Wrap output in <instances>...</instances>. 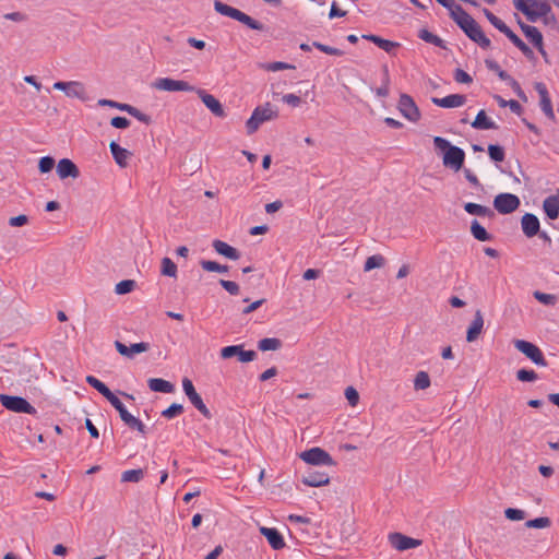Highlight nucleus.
Segmentation results:
<instances>
[{
	"instance_id": "obj_1",
	"label": "nucleus",
	"mask_w": 559,
	"mask_h": 559,
	"mask_svg": "<svg viewBox=\"0 0 559 559\" xmlns=\"http://www.w3.org/2000/svg\"><path fill=\"white\" fill-rule=\"evenodd\" d=\"M513 4L531 22L543 19L545 24L556 23L551 7L546 0H513Z\"/></svg>"
},
{
	"instance_id": "obj_2",
	"label": "nucleus",
	"mask_w": 559,
	"mask_h": 559,
	"mask_svg": "<svg viewBox=\"0 0 559 559\" xmlns=\"http://www.w3.org/2000/svg\"><path fill=\"white\" fill-rule=\"evenodd\" d=\"M433 145L436 151L442 153V163L447 168L453 171H459L465 160V152L455 145H452L447 139L442 136L433 138Z\"/></svg>"
},
{
	"instance_id": "obj_3",
	"label": "nucleus",
	"mask_w": 559,
	"mask_h": 559,
	"mask_svg": "<svg viewBox=\"0 0 559 559\" xmlns=\"http://www.w3.org/2000/svg\"><path fill=\"white\" fill-rule=\"evenodd\" d=\"M457 12L453 20L462 31L481 48H489L491 44L490 39L484 34L479 24L463 9L457 10Z\"/></svg>"
},
{
	"instance_id": "obj_4",
	"label": "nucleus",
	"mask_w": 559,
	"mask_h": 559,
	"mask_svg": "<svg viewBox=\"0 0 559 559\" xmlns=\"http://www.w3.org/2000/svg\"><path fill=\"white\" fill-rule=\"evenodd\" d=\"M214 9L219 14L228 16L230 19H234L251 29L262 31L264 28L263 24L260 23L259 21L252 19L251 16L243 13L242 11H240L236 8H233L228 4H225L218 0L214 1Z\"/></svg>"
},
{
	"instance_id": "obj_5",
	"label": "nucleus",
	"mask_w": 559,
	"mask_h": 559,
	"mask_svg": "<svg viewBox=\"0 0 559 559\" xmlns=\"http://www.w3.org/2000/svg\"><path fill=\"white\" fill-rule=\"evenodd\" d=\"M275 118H277V111L273 110L269 103L262 107H257L246 122L248 134L254 133L263 122Z\"/></svg>"
},
{
	"instance_id": "obj_6",
	"label": "nucleus",
	"mask_w": 559,
	"mask_h": 559,
	"mask_svg": "<svg viewBox=\"0 0 559 559\" xmlns=\"http://www.w3.org/2000/svg\"><path fill=\"white\" fill-rule=\"evenodd\" d=\"M299 456L304 462L310 465L334 466L336 464L325 450L318 447L301 452Z\"/></svg>"
},
{
	"instance_id": "obj_7",
	"label": "nucleus",
	"mask_w": 559,
	"mask_h": 559,
	"mask_svg": "<svg viewBox=\"0 0 559 559\" xmlns=\"http://www.w3.org/2000/svg\"><path fill=\"white\" fill-rule=\"evenodd\" d=\"M0 403L3 407L14 413L36 414V408L21 396L0 394Z\"/></svg>"
},
{
	"instance_id": "obj_8",
	"label": "nucleus",
	"mask_w": 559,
	"mask_h": 559,
	"mask_svg": "<svg viewBox=\"0 0 559 559\" xmlns=\"http://www.w3.org/2000/svg\"><path fill=\"white\" fill-rule=\"evenodd\" d=\"M514 347L524 354L528 359H531L535 365L546 367L547 361L544 357L543 352L535 344L524 341V340H515Z\"/></svg>"
},
{
	"instance_id": "obj_9",
	"label": "nucleus",
	"mask_w": 559,
	"mask_h": 559,
	"mask_svg": "<svg viewBox=\"0 0 559 559\" xmlns=\"http://www.w3.org/2000/svg\"><path fill=\"white\" fill-rule=\"evenodd\" d=\"M53 88L64 92L66 95L71 98H78L82 102L88 99L86 87L80 81H58L53 84Z\"/></svg>"
},
{
	"instance_id": "obj_10",
	"label": "nucleus",
	"mask_w": 559,
	"mask_h": 559,
	"mask_svg": "<svg viewBox=\"0 0 559 559\" xmlns=\"http://www.w3.org/2000/svg\"><path fill=\"white\" fill-rule=\"evenodd\" d=\"M153 87L166 92H194L195 87L190 83L170 78H160L154 81Z\"/></svg>"
},
{
	"instance_id": "obj_11",
	"label": "nucleus",
	"mask_w": 559,
	"mask_h": 559,
	"mask_svg": "<svg viewBox=\"0 0 559 559\" xmlns=\"http://www.w3.org/2000/svg\"><path fill=\"white\" fill-rule=\"evenodd\" d=\"M108 402L118 411L121 420L129 426L132 429H136L141 433H144V425L143 423L135 418L133 415H131L127 408L124 407L123 403L116 396L110 397Z\"/></svg>"
},
{
	"instance_id": "obj_12",
	"label": "nucleus",
	"mask_w": 559,
	"mask_h": 559,
	"mask_svg": "<svg viewBox=\"0 0 559 559\" xmlns=\"http://www.w3.org/2000/svg\"><path fill=\"white\" fill-rule=\"evenodd\" d=\"M397 107L401 115L408 121L417 122L420 119V111L409 95L402 94L400 96Z\"/></svg>"
},
{
	"instance_id": "obj_13",
	"label": "nucleus",
	"mask_w": 559,
	"mask_h": 559,
	"mask_svg": "<svg viewBox=\"0 0 559 559\" xmlns=\"http://www.w3.org/2000/svg\"><path fill=\"white\" fill-rule=\"evenodd\" d=\"M520 199L512 193H500L493 200V206L500 214H510L520 206Z\"/></svg>"
},
{
	"instance_id": "obj_14",
	"label": "nucleus",
	"mask_w": 559,
	"mask_h": 559,
	"mask_svg": "<svg viewBox=\"0 0 559 559\" xmlns=\"http://www.w3.org/2000/svg\"><path fill=\"white\" fill-rule=\"evenodd\" d=\"M237 356L241 362H249L255 359L257 354L253 350H245L242 345H230L221 349V357L229 359Z\"/></svg>"
},
{
	"instance_id": "obj_15",
	"label": "nucleus",
	"mask_w": 559,
	"mask_h": 559,
	"mask_svg": "<svg viewBox=\"0 0 559 559\" xmlns=\"http://www.w3.org/2000/svg\"><path fill=\"white\" fill-rule=\"evenodd\" d=\"M389 542L394 549L400 551L416 548L421 544L419 539L408 537L401 533H391L389 535Z\"/></svg>"
},
{
	"instance_id": "obj_16",
	"label": "nucleus",
	"mask_w": 559,
	"mask_h": 559,
	"mask_svg": "<svg viewBox=\"0 0 559 559\" xmlns=\"http://www.w3.org/2000/svg\"><path fill=\"white\" fill-rule=\"evenodd\" d=\"M198 96L201 98L206 108L216 117H224L225 111L221 104V102L215 98L213 95L206 93L204 90L195 88L194 91Z\"/></svg>"
},
{
	"instance_id": "obj_17",
	"label": "nucleus",
	"mask_w": 559,
	"mask_h": 559,
	"mask_svg": "<svg viewBox=\"0 0 559 559\" xmlns=\"http://www.w3.org/2000/svg\"><path fill=\"white\" fill-rule=\"evenodd\" d=\"M115 347L120 355L126 356L128 358H133L134 355H136V354L147 352L150 349V344L145 343V342H141V343H134V344H131L130 346H127L126 344H123L119 341H116Z\"/></svg>"
},
{
	"instance_id": "obj_18",
	"label": "nucleus",
	"mask_w": 559,
	"mask_h": 559,
	"mask_svg": "<svg viewBox=\"0 0 559 559\" xmlns=\"http://www.w3.org/2000/svg\"><path fill=\"white\" fill-rule=\"evenodd\" d=\"M57 175L62 180L66 178L76 179L80 176V170L71 159L62 158L57 164Z\"/></svg>"
},
{
	"instance_id": "obj_19",
	"label": "nucleus",
	"mask_w": 559,
	"mask_h": 559,
	"mask_svg": "<svg viewBox=\"0 0 559 559\" xmlns=\"http://www.w3.org/2000/svg\"><path fill=\"white\" fill-rule=\"evenodd\" d=\"M520 26L526 38L538 49L539 52L545 55L543 47V35L538 28L524 23H520Z\"/></svg>"
},
{
	"instance_id": "obj_20",
	"label": "nucleus",
	"mask_w": 559,
	"mask_h": 559,
	"mask_svg": "<svg viewBox=\"0 0 559 559\" xmlns=\"http://www.w3.org/2000/svg\"><path fill=\"white\" fill-rule=\"evenodd\" d=\"M521 226L524 235L528 238H532L539 233V219L534 214H524L521 219Z\"/></svg>"
},
{
	"instance_id": "obj_21",
	"label": "nucleus",
	"mask_w": 559,
	"mask_h": 559,
	"mask_svg": "<svg viewBox=\"0 0 559 559\" xmlns=\"http://www.w3.org/2000/svg\"><path fill=\"white\" fill-rule=\"evenodd\" d=\"M432 103L442 108H457L466 103V96L462 94H451L442 98H432Z\"/></svg>"
},
{
	"instance_id": "obj_22",
	"label": "nucleus",
	"mask_w": 559,
	"mask_h": 559,
	"mask_svg": "<svg viewBox=\"0 0 559 559\" xmlns=\"http://www.w3.org/2000/svg\"><path fill=\"white\" fill-rule=\"evenodd\" d=\"M535 90L537 91L539 97H540V108L544 111V114L549 117L550 119L555 118V114L552 110V105L550 97L548 95V91L546 88V85L544 83H536Z\"/></svg>"
},
{
	"instance_id": "obj_23",
	"label": "nucleus",
	"mask_w": 559,
	"mask_h": 559,
	"mask_svg": "<svg viewBox=\"0 0 559 559\" xmlns=\"http://www.w3.org/2000/svg\"><path fill=\"white\" fill-rule=\"evenodd\" d=\"M484 328V318L480 310L475 312L474 319L466 332V341L472 343L478 338Z\"/></svg>"
},
{
	"instance_id": "obj_24",
	"label": "nucleus",
	"mask_w": 559,
	"mask_h": 559,
	"mask_svg": "<svg viewBox=\"0 0 559 559\" xmlns=\"http://www.w3.org/2000/svg\"><path fill=\"white\" fill-rule=\"evenodd\" d=\"M260 533L267 539L270 546L280 550L285 547V542L281 533L276 528L261 527Z\"/></svg>"
},
{
	"instance_id": "obj_25",
	"label": "nucleus",
	"mask_w": 559,
	"mask_h": 559,
	"mask_svg": "<svg viewBox=\"0 0 559 559\" xmlns=\"http://www.w3.org/2000/svg\"><path fill=\"white\" fill-rule=\"evenodd\" d=\"M302 483L309 487H321L330 483V477L326 473L312 471L302 477Z\"/></svg>"
},
{
	"instance_id": "obj_26",
	"label": "nucleus",
	"mask_w": 559,
	"mask_h": 559,
	"mask_svg": "<svg viewBox=\"0 0 559 559\" xmlns=\"http://www.w3.org/2000/svg\"><path fill=\"white\" fill-rule=\"evenodd\" d=\"M109 148L115 162L122 168L127 167L132 155L131 152L121 147L114 141L109 144Z\"/></svg>"
},
{
	"instance_id": "obj_27",
	"label": "nucleus",
	"mask_w": 559,
	"mask_h": 559,
	"mask_svg": "<svg viewBox=\"0 0 559 559\" xmlns=\"http://www.w3.org/2000/svg\"><path fill=\"white\" fill-rule=\"evenodd\" d=\"M212 246L218 254L224 255L230 260H238L240 257L238 250L225 241L214 240Z\"/></svg>"
},
{
	"instance_id": "obj_28",
	"label": "nucleus",
	"mask_w": 559,
	"mask_h": 559,
	"mask_svg": "<svg viewBox=\"0 0 559 559\" xmlns=\"http://www.w3.org/2000/svg\"><path fill=\"white\" fill-rule=\"evenodd\" d=\"M472 127L477 130H496L498 129L497 123L487 117L485 110H480L475 120L472 122Z\"/></svg>"
},
{
	"instance_id": "obj_29",
	"label": "nucleus",
	"mask_w": 559,
	"mask_h": 559,
	"mask_svg": "<svg viewBox=\"0 0 559 559\" xmlns=\"http://www.w3.org/2000/svg\"><path fill=\"white\" fill-rule=\"evenodd\" d=\"M147 384L150 390L153 392L173 393L175 390L173 383L160 378H151L148 379Z\"/></svg>"
},
{
	"instance_id": "obj_30",
	"label": "nucleus",
	"mask_w": 559,
	"mask_h": 559,
	"mask_svg": "<svg viewBox=\"0 0 559 559\" xmlns=\"http://www.w3.org/2000/svg\"><path fill=\"white\" fill-rule=\"evenodd\" d=\"M543 209L548 218L556 219L559 216V198L550 195L543 202Z\"/></svg>"
},
{
	"instance_id": "obj_31",
	"label": "nucleus",
	"mask_w": 559,
	"mask_h": 559,
	"mask_svg": "<svg viewBox=\"0 0 559 559\" xmlns=\"http://www.w3.org/2000/svg\"><path fill=\"white\" fill-rule=\"evenodd\" d=\"M362 38L372 41L374 45H377L379 48L383 49L384 51L391 53L394 48L399 46L397 43L381 38L377 35H362Z\"/></svg>"
},
{
	"instance_id": "obj_32",
	"label": "nucleus",
	"mask_w": 559,
	"mask_h": 559,
	"mask_svg": "<svg viewBox=\"0 0 559 559\" xmlns=\"http://www.w3.org/2000/svg\"><path fill=\"white\" fill-rule=\"evenodd\" d=\"M86 382L93 386L95 390H97L103 396H105L107 400L110 397H114V393L106 386L105 383H103L100 380L95 378L94 376H87Z\"/></svg>"
},
{
	"instance_id": "obj_33",
	"label": "nucleus",
	"mask_w": 559,
	"mask_h": 559,
	"mask_svg": "<svg viewBox=\"0 0 559 559\" xmlns=\"http://www.w3.org/2000/svg\"><path fill=\"white\" fill-rule=\"evenodd\" d=\"M190 403L206 418H211L212 414L210 409L206 407V405L203 403L202 397L198 392L190 395L189 397Z\"/></svg>"
},
{
	"instance_id": "obj_34",
	"label": "nucleus",
	"mask_w": 559,
	"mask_h": 559,
	"mask_svg": "<svg viewBox=\"0 0 559 559\" xmlns=\"http://www.w3.org/2000/svg\"><path fill=\"white\" fill-rule=\"evenodd\" d=\"M281 346H282L281 340L275 338V337L262 338L258 343V348L262 352L277 350L281 348Z\"/></svg>"
},
{
	"instance_id": "obj_35",
	"label": "nucleus",
	"mask_w": 559,
	"mask_h": 559,
	"mask_svg": "<svg viewBox=\"0 0 559 559\" xmlns=\"http://www.w3.org/2000/svg\"><path fill=\"white\" fill-rule=\"evenodd\" d=\"M384 264H385V259L383 255L373 254V255L367 258V260L364 264V271L370 272L373 269H380V267L384 266Z\"/></svg>"
},
{
	"instance_id": "obj_36",
	"label": "nucleus",
	"mask_w": 559,
	"mask_h": 559,
	"mask_svg": "<svg viewBox=\"0 0 559 559\" xmlns=\"http://www.w3.org/2000/svg\"><path fill=\"white\" fill-rule=\"evenodd\" d=\"M464 210L471 215L487 216L491 214V210L487 206L468 202L464 205Z\"/></svg>"
},
{
	"instance_id": "obj_37",
	"label": "nucleus",
	"mask_w": 559,
	"mask_h": 559,
	"mask_svg": "<svg viewBox=\"0 0 559 559\" xmlns=\"http://www.w3.org/2000/svg\"><path fill=\"white\" fill-rule=\"evenodd\" d=\"M430 377L426 371H418L414 378V389L416 391L426 390L430 386Z\"/></svg>"
},
{
	"instance_id": "obj_38",
	"label": "nucleus",
	"mask_w": 559,
	"mask_h": 559,
	"mask_svg": "<svg viewBox=\"0 0 559 559\" xmlns=\"http://www.w3.org/2000/svg\"><path fill=\"white\" fill-rule=\"evenodd\" d=\"M471 233L474 236V238L479 241L490 240V235L487 233L485 227H483L477 221L472 222Z\"/></svg>"
},
{
	"instance_id": "obj_39",
	"label": "nucleus",
	"mask_w": 559,
	"mask_h": 559,
	"mask_svg": "<svg viewBox=\"0 0 559 559\" xmlns=\"http://www.w3.org/2000/svg\"><path fill=\"white\" fill-rule=\"evenodd\" d=\"M144 477L143 469H128L121 475V481L123 483H139Z\"/></svg>"
},
{
	"instance_id": "obj_40",
	"label": "nucleus",
	"mask_w": 559,
	"mask_h": 559,
	"mask_svg": "<svg viewBox=\"0 0 559 559\" xmlns=\"http://www.w3.org/2000/svg\"><path fill=\"white\" fill-rule=\"evenodd\" d=\"M160 273L165 276L176 277L177 265L169 258H163Z\"/></svg>"
},
{
	"instance_id": "obj_41",
	"label": "nucleus",
	"mask_w": 559,
	"mask_h": 559,
	"mask_svg": "<svg viewBox=\"0 0 559 559\" xmlns=\"http://www.w3.org/2000/svg\"><path fill=\"white\" fill-rule=\"evenodd\" d=\"M419 38L425 40L426 43L432 44V45H435L437 47H441V48L444 47L443 40L439 36L430 33L427 29H421L419 32Z\"/></svg>"
},
{
	"instance_id": "obj_42",
	"label": "nucleus",
	"mask_w": 559,
	"mask_h": 559,
	"mask_svg": "<svg viewBox=\"0 0 559 559\" xmlns=\"http://www.w3.org/2000/svg\"><path fill=\"white\" fill-rule=\"evenodd\" d=\"M135 287V282L133 280H123L116 284L115 293L117 295H126L131 293Z\"/></svg>"
},
{
	"instance_id": "obj_43",
	"label": "nucleus",
	"mask_w": 559,
	"mask_h": 559,
	"mask_svg": "<svg viewBox=\"0 0 559 559\" xmlns=\"http://www.w3.org/2000/svg\"><path fill=\"white\" fill-rule=\"evenodd\" d=\"M201 266L203 270L207 271V272H218V273H225L228 271V266L227 265H222L215 261H207V260H202L200 262Z\"/></svg>"
},
{
	"instance_id": "obj_44",
	"label": "nucleus",
	"mask_w": 559,
	"mask_h": 559,
	"mask_svg": "<svg viewBox=\"0 0 559 559\" xmlns=\"http://www.w3.org/2000/svg\"><path fill=\"white\" fill-rule=\"evenodd\" d=\"M551 525V521L547 516H540L533 520H528L525 526L528 528H547Z\"/></svg>"
},
{
	"instance_id": "obj_45",
	"label": "nucleus",
	"mask_w": 559,
	"mask_h": 559,
	"mask_svg": "<svg viewBox=\"0 0 559 559\" xmlns=\"http://www.w3.org/2000/svg\"><path fill=\"white\" fill-rule=\"evenodd\" d=\"M534 298L543 305L554 306L557 302V297L552 294L542 293L539 290L534 292Z\"/></svg>"
},
{
	"instance_id": "obj_46",
	"label": "nucleus",
	"mask_w": 559,
	"mask_h": 559,
	"mask_svg": "<svg viewBox=\"0 0 559 559\" xmlns=\"http://www.w3.org/2000/svg\"><path fill=\"white\" fill-rule=\"evenodd\" d=\"M488 154L490 158L497 163H500L504 159V150L499 145L490 144L488 146Z\"/></svg>"
},
{
	"instance_id": "obj_47",
	"label": "nucleus",
	"mask_w": 559,
	"mask_h": 559,
	"mask_svg": "<svg viewBox=\"0 0 559 559\" xmlns=\"http://www.w3.org/2000/svg\"><path fill=\"white\" fill-rule=\"evenodd\" d=\"M261 68H263L266 71H272V72L287 70V69H295L294 66L286 63V62H282V61L264 63V64H261Z\"/></svg>"
},
{
	"instance_id": "obj_48",
	"label": "nucleus",
	"mask_w": 559,
	"mask_h": 559,
	"mask_svg": "<svg viewBox=\"0 0 559 559\" xmlns=\"http://www.w3.org/2000/svg\"><path fill=\"white\" fill-rule=\"evenodd\" d=\"M183 412V406L181 404H171L168 408L162 412V416L168 419H171Z\"/></svg>"
},
{
	"instance_id": "obj_49",
	"label": "nucleus",
	"mask_w": 559,
	"mask_h": 559,
	"mask_svg": "<svg viewBox=\"0 0 559 559\" xmlns=\"http://www.w3.org/2000/svg\"><path fill=\"white\" fill-rule=\"evenodd\" d=\"M486 66L489 70L495 71L502 81L509 82L512 79L506 71L501 70L496 61L486 60Z\"/></svg>"
},
{
	"instance_id": "obj_50",
	"label": "nucleus",
	"mask_w": 559,
	"mask_h": 559,
	"mask_svg": "<svg viewBox=\"0 0 559 559\" xmlns=\"http://www.w3.org/2000/svg\"><path fill=\"white\" fill-rule=\"evenodd\" d=\"M98 105L99 106H103V107H111V108H117L121 111H126L129 110V104H123V103H118V102H115V100H111V99H99L98 100Z\"/></svg>"
},
{
	"instance_id": "obj_51",
	"label": "nucleus",
	"mask_w": 559,
	"mask_h": 559,
	"mask_svg": "<svg viewBox=\"0 0 559 559\" xmlns=\"http://www.w3.org/2000/svg\"><path fill=\"white\" fill-rule=\"evenodd\" d=\"M504 515L510 521H521V520H524L526 516V514L523 510L513 509V508H508L504 511Z\"/></svg>"
},
{
	"instance_id": "obj_52",
	"label": "nucleus",
	"mask_w": 559,
	"mask_h": 559,
	"mask_svg": "<svg viewBox=\"0 0 559 559\" xmlns=\"http://www.w3.org/2000/svg\"><path fill=\"white\" fill-rule=\"evenodd\" d=\"M389 84H390L389 70L385 67L384 68L383 84L376 90L377 96H379V97H386L389 95Z\"/></svg>"
},
{
	"instance_id": "obj_53",
	"label": "nucleus",
	"mask_w": 559,
	"mask_h": 559,
	"mask_svg": "<svg viewBox=\"0 0 559 559\" xmlns=\"http://www.w3.org/2000/svg\"><path fill=\"white\" fill-rule=\"evenodd\" d=\"M436 1L449 10L450 16L452 19L459 13L457 10H462V7L456 4L453 0H436Z\"/></svg>"
},
{
	"instance_id": "obj_54",
	"label": "nucleus",
	"mask_w": 559,
	"mask_h": 559,
	"mask_svg": "<svg viewBox=\"0 0 559 559\" xmlns=\"http://www.w3.org/2000/svg\"><path fill=\"white\" fill-rule=\"evenodd\" d=\"M510 40L527 57L533 52L531 48L516 35L510 36Z\"/></svg>"
},
{
	"instance_id": "obj_55",
	"label": "nucleus",
	"mask_w": 559,
	"mask_h": 559,
	"mask_svg": "<svg viewBox=\"0 0 559 559\" xmlns=\"http://www.w3.org/2000/svg\"><path fill=\"white\" fill-rule=\"evenodd\" d=\"M516 378L522 382L535 381L537 379V373L534 370L520 369L516 372Z\"/></svg>"
},
{
	"instance_id": "obj_56",
	"label": "nucleus",
	"mask_w": 559,
	"mask_h": 559,
	"mask_svg": "<svg viewBox=\"0 0 559 559\" xmlns=\"http://www.w3.org/2000/svg\"><path fill=\"white\" fill-rule=\"evenodd\" d=\"M55 166V159L50 156H45L39 159L38 168L40 173L45 174L50 171Z\"/></svg>"
},
{
	"instance_id": "obj_57",
	"label": "nucleus",
	"mask_w": 559,
	"mask_h": 559,
	"mask_svg": "<svg viewBox=\"0 0 559 559\" xmlns=\"http://www.w3.org/2000/svg\"><path fill=\"white\" fill-rule=\"evenodd\" d=\"M312 45H313V47L321 50L322 52L331 55V56H342L343 55V51L341 49H337V48H334L331 46H326V45H323L318 41H314Z\"/></svg>"
},
{
	"instance_id": "obj_58",
	"label": "nucleus",
	"mask_w": 559,
	"mask_h": 559,
	"mask_svg": "<svg viewBox=\"0 0 559 559\" xmlns=\"http://www.w3.org/2000/svg\"><path fill=\"white\" fill-rule=\"evenodd\" d=\"M454 80L461 84H471L473 82L472 76L462 69H456L453 74Z\"/></svg>"
},
{
	"instance_id": "obj_59",
	"label": "nucleus",
	"mask_w": 559,
	"mask_h": 559,
	"mask_svg": "<svg viewBox=\"0 0 559 559\" xmlns=\"http://www.w3.org/2000/svg\"><path fill=\"white\" fill-rule=\"evenodd\" d=\"M129 110H127V112L129 115H131L132 117L136 118L139 121L141 122H144V123H150L151 119L147 115L143 114L142 111H140L138 108L129 105Z\"/></svg>"
},
{
	"instance_id": "obj_60",
	"label": "nucleus",
	"mask_w": 559,
	"mask_h": 559,
	"mask_svg": "<svg viewBox=\"0 0 559 559\" xmlns=\"http://www.w3.org/2000/svg\"><path fill=\"white\" fill-rule=\"evenodd\" d=\"M345 397L350 406H356L359 401V394L356 389L348 386L345 390Z\"/></svg>"
},
{
	"instance_id": "obj_61",
	"label": "nucleus",
	"mask_w": 559,
	"mask_h": 559,
	"mask_svg": "<svg viewBox=\"0 0 559 559\" xmlns=\"http://www.w3.org/2000/svg\"><path fill=\"white\" fill-rule=\"evenodd\" d=\"M483 12H484L485 16L487 17V20L490 22V24L492 26H495L497 29H499L504 24V22L502 20L497 17L488 9H484Z\"/></svg>"
},
{
	"instance_id": "obj_62",
	"label": "nucleus",
	"mask_w": 559,
	"mask_h": 559,
	"mask_svg": "<svg viewBox=\"0 0 559 559\" xmlns=\"http://www.w3.org/2000/svg\"><path fill=\"white\" fill-rule=\"evenodd\" d=\"M219 284L231 295H237L239 293L238 284L233 281L221 280Z\"/></svg>"
},
{
	"instance_id": "obj_63",
	"label": "nucleus",
	"mask_w": 559,
	"mask_h": 559,
	"mask_svg": "<svg viewBox=\"0 0 559 559\" xmlns=\"http://www.w3.org/2000/svg\"><path fill=\"white\" fill-rule=\"evenodd\" d=\"M110 124L117 129H126L130 126V121L124 117H114Z\"/></svg>"
},
{
	"instance_id": "obj_64",
	"label": "nucleus",
	"mask_w": 559,
	"mask_h": 559,
	"mask_svg": "<svg viewBox=\"0 0 559 559\" xmlns=\"http://www.w3.org/2000/svg\"><path fill=\"white\" fill-rule=\"evenodd\" d=\"M27 222H28V217L23 214L19 215V216L11 217L9 219V224L13 227L24 226L27 224Z\"/></svg>"
}]
</instances>
